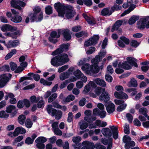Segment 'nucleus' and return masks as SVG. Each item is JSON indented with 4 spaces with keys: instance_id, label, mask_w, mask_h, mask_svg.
Wrapping results in <instances>:
<instances>
[{
    "instance_id": "8",
    "label": "nucleus",
    "mask_w": 149,
    "mask_h": 149,
    "mask_svg": "<svg viewBox=\"0 0 149 149\" xmlns=\"http://www.w3.org/2000/svg\"><path fill=\"white\" fill-rule=\"evenodd\" d=\"M148 19H149V17H147L141 19L137 23L138 28L140 29H144L146 27V24Z\"/></svg>"
},
{
    "instance_id": "48",
    "label": "nucleus",
    "mask_w": 149,
    "mask_h": 149,
    "mask_svg": "<svg viewBox=\"0 0 149 149\" xmlns=\"http://www.w3.org/2000/svg\"><path fill=\"white\" fill-rule=\"evenodd\" d=\"M75 98V96L72 95H68L65 98V101L67 102H69L73 100Z\"/></svg>"
},
{
    "instance_id": "50",
    "label": "nucleus",
    "mask_w": 149,
    "mask_h": 149,
    "mask_svg": "<svg viewBox=\"0 0 149 149\" xmlns=\"http://www.w3.org/2000/svg\"><path fill=\"white\" fill-rule=\"evenodd\" d=\"M45 12L46 13L49 15L52 13V8L50 6H48L45 8Z\"/></svg>"
},
{
    "instance_id": "28",
    "label": "nucleus",
    "mask_w": 149,
    "mask_h": 149,
    "mask_svg": "<svg viewBox=\"0 0 149 149\" xmlns=\"http://www.w3.org/2000/svg\"><path fill=\"white\" fill-rule=\"evenodd\" d=\"M17 51L15 49H14L11 50L10 52L8 53L5 57V59L7 60L10 58L13 55L16 53Z\"/></svg>"
},
{
    "instance_id": "30",
    "label": "nucleus",
    "mask_w": 149,
    "mask_h": 149,
    "mask_svg": "<svg viewBox=\"0 0 149 149\" xmlns=\"http://www.w3.org/2000/svg\"><path fill=\"white\" fill-rule=\"evenodd\" d=\"M79 124L80 128L82 130L86 129L88 126V123L84 121H81L79 123Z\"/></svg>"
},
{
    "instance_id": "14",
    "label": "nucleus",
    "mask_w": 149,
    "mask_h": 149,
    "mask_svg": "<svg viewBox=\"0 0 149 149\" xmlns=\"http://www.w3.org/2000/svg\"><path fill=\"white\" fill-rule=\"evenodd\" d=\"M82 145L83 147L88 149H93L95 148L94 143L91 142L85 141L83 142Z\"/></svg>"
},
{
    "instance_id": "26",
    "label": "nucleus",
    "mask_w": 149,
    "mask_h": 149,
    "mask_svg": "<svg viewBox=\"0 0 149 149\" xmlns=\"http://www.w3.org/2000/svg\"><path fill=\"white\" fill-rule=\"evenodd\" d=\"M128 85L129 86L136 87L138 85L137 81L134 78H132L128 83Z\"/></svg>"
},
{
    "instance_id": "63",
    "label": "nucleus",
    "mask_w": 149,
    "mask_h": 149,
    "mask_svg": "<svg viewBox=\"0 0 149 149\" xmlns=\"http://www.w3.org/2000/svg\"><path fill=\"white\" fill-rule=\"evenodd\" d=\"M36 146L38 149H44L45 148V144L41 143H36Z\"/></svg>"
},
{
    "instance_id": "31",
    "label": "nucleus",
    "mask_w": 149,
    "mask_h": 149,
    "mask_svg": "<svg viewBox=\"0 0 149 149\" xmlns=\"http://www.w3.org/2000/svg\"><path fill=\"white\" fill-rule=\"evenodd\" d=\"M105 90V88L98 86L94 90V92L97 96L99 95L102 92H103Z\"/></svg>"
},
{
    "instance_id": "2",
    "label": "nucleus",
    "mask_w": 149,
    "mask_h": 149,
    "mask_svg": "<svg viewBox=\"0 0 149 149\" xmlns=\"http://www.w3.org/2000/svg\"><path fill=\"white\" fill-rule=\"evenodd\" d=\"M69 61L67 54L64 53L54 57L51 59V62L53 66L58 67L64 64Z\"/></svg>"
},
{
    "instance_id": "7",
    "label": "nucleus",
    "mask_w": 149,
    "mask_h": 149,
    "mask_svg": "<svg viewBox=\"0 0 149 149\" xmlns=\"http://www.w3.org/2000/svg\"><path fill=\"white\" fill-rule=\"evenodd\" d=\"M30 20L31 22L36 21V22L40 21L42 20L43 17V15L42 12L39 13V15L36 13L31 14L30 15Z\"/></svg>"
},
{
    "instance_id": "46",
    "label": "nucleus",
    "mask_w": 149,
    "mask_h": 149,
    "mask_svg": "<svg viewBox=\"0 0 149 149\" xmlns=\"http://www.w3.org/2000/svg\"><path fill=\"white\" fill-rule=\"evenodd\" d=\"M81 138L79 136H74L73 137L72 139V141L75 144L78 143H79L81 140Z\"/></svg>"
},
{
    "instance_id": "9",
    "label": "nucleus",
    "mask_w": 149,
    "mask_h": 149,
    "mask_svg": "<svg viewBox=\"0 0 149 149\" xmlns=\"http://www.w3.org/2000/svg\"><path fill=\"white\" fill-rule=\"evenodd\" d=\"M106 55V52H100L99 55H96L95 58L92 60V62L96 65L98 64L99 61H100L102 59V58L104 57Z\"/></svg>"
},
{
    "instance_id": "21",
    "label": "nucleus",
    "mask_w": 149,
    "mask_h": 149,
    "mask_svg": "<svg viewBox=\"0 0 149 149\" xmlns=\"http://www.w3.org/2000/svg\"><path fill=\"white\" fill-rule=\"evenodd\" d=\"M101 131L103 135L105 137L111 136L112 135V133L110 130L109 128H103L102 129Z\"/></svg>"
},
{
    "instance_id": "55",
    "label": "nucleus",
    "mask_w": 149,
    "mask_h": 149,
    "mask_svg": "<svg viewBox=\"0 0 149 149\" xmlns=\"http://www.w3.org/2000/svg\"><path fill=\"white\" fill-rule=\"evenodd\" d=\"M70 82V81L68 80H66L62 82L59 87L61 89L65 88L67 85V84Z\"/></svg>"
},
{
    "instance_id": "64",
    "label": "nucleus",
    "mask_w": 149,
    "mask_h": 149,
    "mask_svg": "<svg viewBox=\"0 0 149 149\" xmlns=\"http://www.w3.org/2000/svg\"><path fill=\"white\" fill-rule=\"evenodd\" d=\"M84 3L87 6H90L92 4L91 0H83Z\"/></svg>"
},
{
    "instance_id": "19",
    "label": "nucleus",
    "mask_w": 149,
    "mask_h": 149,
    "mask_svg": "<svg viewBox=\"0 0 149 149\" xmlns=\"http://www.w3.org/2000/svg\"><path fill=\"white\" fill-rule=\"evenodd\" d=\"M26 132V130L25 129L20 127H16L15 130L14 134L15 136H17L20 133L21 134H25Z\"/></svg>"
},
{
    "instance_id": "43",
    "label": "nucleus",
    "mask_w": 149,
    "mask_h": 149,
    "mask_svg": "<svg viewBox=\"0 0 149 149\" xmlns=\"http://www.w3.org/2000/svg\"><path fill=\"white\" fill-rule=\"evenodd\" d=\"M40 100V97H36L35 95L32 96L30 98V100L31 102L33 103H36Z\"/></svg>"
},
{
    "instance_id": "42",
    "label": "nucleus",
    "mask_w": 149,
    "mask_h": 149,
    "mask_svg": "<svg viewBox=\"0 0 149 149\" xmlns=\"http://www.w3.org/2000/svg\"><path fill=\"white\" fill-rule=\"evenodd\" d=\"M47 141V139L44 137H40L38 138L35 140L36 143H43Z\"/></svg>"
},
{
    "instance_id": "37",
    "label": "nucleus",
    "mask_w": 149,
    "mask_h": 149,
    "mask_svg": "<svg viewBox=\"0 0 149 149\" xmlns=\"http://www.w3.org/2000/svg\"><path fill=\"white\" fill-rule=\"evenodd\" d=\"M95 124L97 126L99 127H104L107 125L106 122L101 121L99 120H96Z\"/></svg>"
},
{
    "instance_id": "13",
    "label": "nucleus",
    "mask_w": 149,
    "mask_h": 149,
    "mask_svg": "<svg viewBox=\"0 0 149 149\" xmlns=\"http://www.w3.org/2000/svg\"><path fill=\"white\" fill-rule=\"evenodd\" d=\"M19 44V41L18 40H15L13 41L10 40L7 43L6 45V46L8 48L11 47H15Z\"/></svg>"
},
{
    "instance_id": "51",
    "label": "nucleus",
    "mask_w": 149,
    "mask_h": 149,
    "mask_svg": "<svg viewBox=\"0 0 149 149\" xmlns=\"http://www.w3.org/2000/svg\"><path fill=\"white\" fill-rule=\"evenodd\" d=\"M124 133L127 134H130V127L129 125L125 124L124 127Z\"/></svg>"
},
{
    "instance_id": "16",
    "label": "nucleus",
    "mask_w": 149,
    "mask_h": 149,
    "mask_svg": "<svg viewBox=\"0 0 149 149\" xmlns=\"http://www.w3.org/2000/svg\"><path fill=\"white\" fill-rule=\"evenodd\" d=\"M106 109L108 113H111L115 110L114 104L111 102L109 101V103Z\"/></svg>"
},
{
    "instance_id": "29",
    "label": "nucleus",
    "mask_w": 149,
    "mask_h": 149,
    "mask_svg": "<svg viewBox=\"0 0 149 149\" xmlns=\"http://www.w3.org/2000/svg\"><path fill=\"white\" fill-rule=\"evenodd\" d=\"M89 69V70L91 72L95 73H98L100 70L99 67L97 65L96 66H91Z\"/></svg>"
},
{
    "instance_id": "61",
    "label": "nucleus",
    "mask_w": 149,
    "mask_h": 149,
    "mask_svg": "<svg viewBox=\"0 0 149 149\" xmlns=\"http://www.w3.org/2000/svg\"><path fill=\"white\" fill-rule=\"evenodd\" d=\"M9 115L7 113H6L4 111H2L0 112V117L4 118H8Z\"/></svg>"
},
{
    "instance_id": "18",
    "label": "nucleus",
    "mask_w": 149,
    "mask_h": 149,
    "mask_svg": "<svg viewBox=\"0 0 149 149\" xmlns=\"http://www.w3.org/2000/svg\"><path fill=\"white\" fill-rule=\"evenodd\" d=\"M110 128L112 131L113 137L116 139L118 137V130L117 128L114 126H110Z\"/></svg>"
},
{
    "instance_id": "3",
    "label": "nucleus",
    "mask_w": 149,
    "mask_h": 149,
    "mask_svg": "<svg viewBox=\"0 0 149 149\" xmlns=\"http://www.w3.org/2000/svg\"><path fill=\"white\" fill-rule=\"evenodd\" d=\"M46 110L47 113L52 116H55V118L57 120L60 119L61 117L62 113L59 110H57L52 108L51 105H48L46 107Z\"/></svg>"
},
{
    "instance_id": "62",
    "label": "nucleus",
    "mask_w": 149,
    "mask_h": 149,
    "mask_svg": "<svg viewBox=\"0 0 149 149\" xmlns=\"http://www.w3.org/2000/svg\"><path fill=\"white\" fill-rule=\"evenodd\" d=\"M10 68L13 71L15 70L17 68V64L13 62H11L10 63Z\"/></svg>"
},
{
    "instance_id": "56",
    "label": "nucleus",
    "mask_w": 149,
    "mask_h": 149,
    "mask_svg": "<svg viewBox=\"0 0 149 149\" xmlns=\"http://www.w3.org/2000/svg\"><path fill=\"white\" fill-rule=\"evenodd\" d=\"M68 65H67L63 66L59 68L58 72L59 73L62 72L68 68Z\"/></svg>"
},
{
    "instance_id": "15",
    "label": "nucleus",
    "mask_w": 149,
    "mask_h": 149,
    "mask_svg": "<svg viewBox=\"0 0 149 149\" xmlns=\"http://www.w3.org/2000/svg\"><path fill=\"white\" fill-rule=\"evenodd\" d=\"M102 142L104 145H107L108 143L107 146V149H111L112 145V139L110 138L108 139L105 138L102 139Z\"/></svg>"
},
{
    "instance_id": "34",
    "label": "nucleus",
    "mask_w": 149,
    "mask_h": 149,
    "mask_svg": "<svg viewBox=\"0 0 149 149\" xmlns=\"http://www.w3.org/2000/svg\"><path fill=\"white\" fill-rule=\"evenodd\" d=\"M138 19L139 17L138 16L134 15L132 16L129 19L128 23L130 24H134Z\"/></svg>"
},
{
    "instance_id": "54",
    "label": "nucleus",
    "mask_w": 149,
    "mask_h": 149,
    "mask_svg": "<svg viewBox=\"0 0 149 149\" xmlns=\"http://www.w3.org/2000/svg\"><path fill=\"white\" fill-rule=\"evenodd\" d=\"M87 33L85 31H82L79 33H75V36L77 38H79L84 36V35H87Z\"/></svg>"
},
{
    "instance_id": "22",
    "label": "nucleus",
    "mask_w": 149,
    "mask_h": 149,
    "mask_svg": "<svg viewBox=\"0 0 149 149\" xmlns=\"http://www.w3.org/2000/svg\"><path fill=\"white\" fill-rule=\"evenodd\" d=\"M63 31L61 33H63L64 38L67 41L69 40L71 38V35L70 34V31L68 30H62Z\"/></svg>"
},
{
    "instance_id": "17",
    "label": "nucleus",
    "mask_w": 149,
    "mask_h": 149,
    "mask_svg": "<svg viewBox=\"0 0 149 149\" xmlns=\"http://www.w3.org/2000/svg\"><path fill=\"white\" fill-rule=\"evenodd\" d=\"M109 9L110 8H104L101 11V15L104 16H109L111 15L112 12L111 10H110Z\"/></svg>"
},
{
    "instance_id": "47",
    "label": "nucleus",
    "mask_w": 149,
    "mask_h": 149,
    "mask_svg": "<svg viewBox=\"0 0 149 149\" xmlns=\"http://www.w3.org/2000/svg\"><path fill=\"white\" fill-rule=\"evenodd\" d=\"M135 8L134 6H133L131 7H129V8L125 10L124 12L122 13V16H124L127 14L129 13L130 12L133 10Z\"/></svg>"
},
{
    "instance_id": "10",
    "label": "nucleus",
    "mask_w": 149,
    "mask_h": 149,
    "mask_svg": "<svg viewBox=\"0 0 149 149\" xmlns=\"http://www.w3.org/2000/svg\"><path fill=\"white\" fill-rule=\"evenodd\" d=\"M0 78V88H3L6 85L9 79L6 74L1 75Z\"/></svg>"
},
{
    "instance_id": "23",
    "label": "nucleus",
    "mask_w": 149,
    "mask_h": 149,
    "mask_svg": "<svg viewBox=\"0 0 149 149\" xmlns=\"http://www.w3.org/2000/svg\"><path fill=\"white\" fill-rule=\"evenodd\" d=\"M121 25V20L117 21L112 26V27L111 31L112 32H113L117 30L119 28Z\"/></svg>"
},
{
    "instance_id": "36",
    "label": "nucleus",
    "mask_w": 149,
    "mask_h": 149,
    "mask_svg": "<svg viewBox=\"0 0 149 149\" xmlns=\"http://www.w3.org/2000/svg\"><path fill=\"white\" fill-rule=\"evenodd\" d=\"M26 117L23 115H21L18 118V121L21 125H23L25 121Z\"/></svg>"
},
{
    "instance_id": "27",
    "label": "nucleus",
    "mask_w": 149,
    "mask_h": 149,
    "mask_svg": "<svg viewBox=\"0 0 149 149\" xmlns=\"http://www.w3.org/2000/svg\"><path fill=\"white\" fill-rule=\"evenodd\" d=\"M130 43L129 40L124 36H122V47H124L125 45H127Z\"/></svg>"
},
{
    "instance_id": "1",
    "label": "nucleus",
    "mask_w": 149,
    "mask_h": 149,
    "mask_svg": "<svg viewBox=\"0 0 149 149\" xmlns=\"http://www.w3.org/2000/svg\"><path fill=\"white\" fill-rule=\"evenodd\" d=\"M59 16L64 17L65 11V16L68 19L72 18L75 15L76 13L74 10L73 8L71 6H65L64 4L60 2L56 3L54 5Z\"/></svg>"
},
{
    "instance_id": "57",
    "label": "nucleus",
    "mask_w": 149,
    "mask_h": 149,
    "mask_svg": "<svg viewBox=\"0 0 149 149\" xmlns=\"http://www.w3.org/2000/svg\"><path fill=\"white\" fill-rule=\"evenodd\" d=\"M131 138L128 136L125 135L124 136L123 139V141L125 143H127L130 141H131Z\"/></svg>"
},
{
    "instance_id": "6",
    "label": "nucleus",
    "mask_w": 149,
    "mask_h": 149,
    "mask_svg": "<svg viewBox=\"0 0 149 149\" xmlns=\"http://www.w3.org/2000/svg\"><path fill=\"white\" fill-rule=\"evenodd\" d=\"M11 3L12 7L16 9H17L19 10H21L22 9V8L19 6L22 7H24L26 5L25 3L19 0H12L11 1Z\"/></svg>"
},
{
    "instance_id": "39",
    "label": "nucleus",
    "mask_w": 149,
    "mask_h": 149,
    "mask_svg": "<svg viewBox=\"0 0 149 149\" xmlns=\"http://www.w3.org/2000/svg\"><path fill=\"white\" fill-rule=\"evenodd\" d=\"M57 95L56 93H54L52 94L48 100L49 103H51L54 101L57 97Z\"/></svg>"
},
{
    "instance_id": "53",
    "label": "nucleus",
    "mask_w": 149,
    "mask_h": 149,
    "mask_svg": "<svg viewBox=\"0 0 149 149\" xmlns=\"http://www.w3.org/2000/svg\"><path fill=\"white\" fill-rule=\"evenodd\" d=\"M10 70V67L8 65H5L0 68L1 71L9 72Z\"/></svg>"
},
{
    "instance_id": "4",
    "label": "nucleus",
    "mask_w": 149,
    "mask_h": 149,
    "mask_svg": "<svg viewBox=\"0 0 149 149\" xmlns=\"http://www.w3.org/2000/svg\"><path fill=\"white\" fill-rule=\"evenodd\" d=\"M70 44H63L60 46V47L52 53V55H56L57 54H60L63 52H66L68 50V47Z\"/></svg>"
},
{
    "instance_id": "41",
    "label": "nucleus",
    "mask_w": 149,
    "mask_h": 149,
    "mask_svg": "<svg viewBox=\"0 0 149 149\" xmlns=\"http://www.w3.org/2000/svg\"><path fill=\"white\" fill-rule=\"evenodd\" d=\"M121 7L116 4H114V5L111 8L112 13L115 11H118L120 10Z\"/></svg>"
},
{
    "instance_id": "60",
    "label": "nucleus",
    "mask_w": 149,
    "mask_h": 149,
    "mask_svg": "<svg viewBox=\"0 0 149 149\" xmlns=\"http://www.w3.org/2000/svg\"><path fill=\"white\" fill-rule=\"evenodd\" d=\"M95 50V48L93 47H90L89 49L87 51L86 53L87 54H90L93 53Z\"/></svg>"
},
{
    "instance_id": "24",
    "label": "nucleus",
    "mask_w": 149,
    "mask_h": 149,
    "mask_svg": "<svg viewBox=\"0 0 149 149\" xmlns=\"http://www.w3.org/2000/svg\"><path fill=\"white\" fill-rule=\"evenodd\" d=\"M127 62L131 65L134 66L136 67H138V65L136 63V59L134 58L128 57L127 58Z\"/></svg>"
},
{
    "instance_id": "12",
    "label": "nucleus",
    "mask_w": 149,
    "mask_h": 149,
    "mask_svg": "<svg viewBox=\"0 0 149 149\" xmlns=\"http://www.w3.org/2000/svg\"><path fill=\"white\" fill-rule=\"evenodd\" d=\"M20 34L19 30H17L12 33H5V36L10 37L14 39H16Z\"/></svg>"
},
{
    "instance_id": "40",
    "label": "nucleus",
    "mask_w": 149,
    "mask_h": 149,
    "mask_svg": "<svg viewBox=\"0 0 149 149\" xmlns=\"http://www.w3.org/2000/svg\"><path fill=\"white\" fill-rule=\"evenodd\" d=\"M73 74L77 78L80 79L83 74L80 70L77 69L74 72Z\"/></svg>"
},
{
    "instance_id": "52",
    "label": "nucleus",
    "mask_w": 149,
    "mask_h": 149,
    "mask_svg": "<svg viewBox=\"0 0 149 149\" xmlns=\"http://www.w3.org/2000/svg\"><path fill=\"white\" fill-rule=\"evenodd\" d=\"M122 68L126 70H129L131 68V67L128 64L127 62H125L122 64Z\"/></svg>"
},
{
    "instance_id": "58",
    "label": "nucleus",
    "mask_w": 149,
    "mask_h": 149,
    "mask_svg": "<svg viewBox=\"0 0 149 149\" xmlns=\"http://www.w3.org/2000/svg\"><path fill=\"white\" fill-rule=\"evenodd\" d=\"M40 82L42 84L44 85H50L52 84V82H48L47 81L45 80V79H41Z\"/></svg>"
},
{
    "instance_id": "38",
    "label": "nucleus",
    "mask_w": 149,
    "mask_h": 149,
    "mask_svg": "<svg viewBox=\"0 0 149 149\" xmlns=\"http://www.w3.org/2000/svg\"><path fill=\"white\" fill-rule=\"evenodd\" d=\"M70 75L67 72H63L61 74L60 76V79L61 80H63L66 78L69 77Z\"/></svg>"
},
{
    "instance_id": "49",
    "label": "nucleus",
    "mask_w": 149,
    "mask_h": 149,
    "mask_svg": "<svg viewBox=\"0 0 149 149\" xmlns=\"http://www.w3.org/2000/svg\"><path fill=\"white\" fill-rule=\"evenodd\" d=\"M39 102L38 103L37 106L39 108L43 107H44L45 102L43 100V98L42 97H41V100H39Z\"/></svg>"
},
{
    "instance_id": "11",
    "label": "nucleus",
    "mask_w": 149,
    "mask_h": 149,
    "mask_svg": "<svg viewBox=\"0 0 149 149\" xmlns=\"http://www.w3.org/2000/svg\"><path fill=\"white\" fill-rule=\"evenodd\" d=\"M110 99L109 95L108 93L104 91L103 92L99 97V99L105 102L108 101Z\"/></svg>"
},
{
    "instance_id": "35",
    "label": "nucleus",
    "mask_w": 149,
    "mask_h": 149,
    "mask_svg": "<svg viewBox=\"0 0 149 149\" xmlns=\"http://www.w3.org/2000/svg\"><path fill=\"white\" fill-rule=\"evenodd\" d=\"M135 145V143L133 141H130L129 142L125 143V145L126 149H129L131 147H134Z\"/></svg>"
},
{
    "instance_id": "44",
    "label": "nucleus",
    "mask_w": 149,
    "mask_h": 149,
    "mask_svg": "<svg viewBox=\"0 0 149 149\" xmlns=\"http://www.w3.org/2000/svg\"><path fill=\"white\" fill-rule=\"evenodd\" d=\"M26 126L28 128H31L33 125V123L30 119H27L25 122Z\"/></svg>"
},
{
    "instance_id": "59",
    "label": "nucleus",
    "mask_w": 149,
    "mask_h": 149,
    "mask_svg": "<svg viewBox=\"0 0 149 149\" xmlns=\"http://www.w3.org/2000/svg\"><path fill=\"white\" fill-rule=\"evenodd\" d=\"M127 91L129 93L132 92V93L131 94V95L132 96L134 95L137 93L136 89L134 88L128 89H127Z\"/></svg>"
},
{
    "instance_id": "25",
    "label": "nucleus",
    "mask_w": 149,
    "mask_h": 149,
    "mask_svg": "<svg viewBox=\"0 0 149 149\" xmlns=\"http://www.w3.org/2000/svg\"><path fill=\"white\" fill-rule=\"evenodd\" d=\"M63 31L62 30H58V33L57 35V32L56 31H53L50 34L51 37H53L54 38L56 37L57 38H58L60 37L61 32H63Z\"/></svg>"
},
{
    "instance_id": "20",
    "label": "nucleus",
    "mask_w": 149,
    "mask_h": 149,
    "mask_svg": "<svg viewBox=\"0 0 149 149\" xmlns=\"http://www.w3.org/2000/svg\"><path fill=\"white\" fill-rule=\"evenodd\" d=\"M94 81L97 85L102 87H105L106 86V83L102 79L97 78L95 79Z\"/></svg>"
},
{
    "instance_id": "33",
    "label": "nucleus",
    "mask_w": 149,
    "mask_h": 149,
    "mask_svg": "<svg viewBox=\"0 0 149 149\" xmlns=\"http://www.w3.org/2000/svg\"><path fill=\"white\" fill-rule=\"evenodd\" d=\"M22 20V17L19 15H16L12 17L11 20L14 22L18 23L20 22Z\"/></svg>"
},
{
    "instance_id": "45",
    "label": "nucleus",
    "mask_w": 149,
    "mask_h": 149,
    "mask_svg": "<svg viewBox=\"0 0 149 149\" xmlns=\"http://www.w3.org/2000/svg\"><path fill=\"white\" fill-rule=\"evenodd\" d=\"M16 107L14 106L10 105L7 107L6 111L9 113H10L11 112L15 109Z\"/></svg>"
},
{
    "instance_id": "5",
    "label": "nucleus",
    "mask_w": 149,
    "mask_h": 149,
    "mask_svg": "<svg viewBox=\"0 0 149 149\" xmlns=\"http://www.w3.org/2000/svg\"><path fill=\"white\" fill-rule=\"evenodd\" d=\"M99 37L98 35H95L92 37L90 38L84 43V46L88 47L92 45H95L97 42Z\"/></svg>"
},
{
    "instance_id": "32",
    "label": "nucleus",
    "mask_w": 149,
    "mask_h": 149,
    "mask_svg": "<svg viewBox=\"0 0 149 149\" xmlns=\"http://www.w3.org/2000/svg\"><path fill=\"white\" fill-rule=\"evenodd\" d=\"M148 112L147 109L144 107H142L140 108L139 111V113L144 116L145 117L147 116V113Z\"/></svg>"
}]
</instances>
